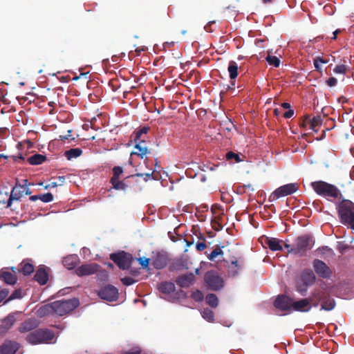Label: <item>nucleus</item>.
Here are the masks:
<instances>
[{"label":"nucleus","instance_id":"nucleus-1","mask_svg":"<svg viewBox=\"0 0 354 354\" xmlns=\"http://www.w3.org/2000/svg\"><path fill=\"white\" fill-rule=\"evenodd\" d=\"M336 209L340 223L354 230V203L351 200L342 198L337 204Z\"/></svg>","mask_w":354,"mask_h":354},{"label":"nucleus","instance_id":"nucleus-2","mask_svg":"<svg viewBox=\"0 0 354 354\" xmlns=\"http://www.w3.org/2000/svg\"><path fill=\"white\" fill-rule=\"evenodd\" d=\"M310 187L319 196L330 201L342 199L343 196L340 189L333 184L324 180H317L310 183Z\"/></svg>","mask_w":354,"mask_h":354},{"label":"nucleus","instance_id":"nucleus-3","mask_svg":"<svg viewBox=\"0 0 354 354\" xmlns=\"http://www.w3.org/2000/svg\"><path fill=\"white\" fill-rule=\"evenodd\" d=\"M314 245V240L310 235L305 234L297 237L288 253H294L299 256H304L306 252L311 250Z\"/></svg>","mask_w":354,"mask_h":354},{"label":"nucleus","instance_id":"nucleus-4","mask_svg":"<svg viewBox=\"0 0 354 354\" xmlns=\"http://www.w3.org/2000/svg\"><path fill=\"white\" fill-rule=\"evenodd\" d=\"M53 330L47 328L37 329L30 333L26 337V341L31 344H48L54 339Z\"/></svg>","mask_w":354,"mask_h":354},{"label":"nucleus","instance_id":"nucleus-5","mask_svg":"<svg viewBox=\"0 0 354 354\" xmlns=\"http://www.w3.org/2000/svg\"><path fill=\"white\" fill-rule=\"evenodd\" d=\"M149 130V127H144L134 132L135 137L133 140L136 143L135 149H137L138 151L133 152L132 154H136L141 158H144V156L149 152L145 142Z\"/></svg>","mask_w":354,"mask_h":354},{"label":"nucleus","instance_id":"nucleus-6","mask_svg":"<svg viewBox=\"0 0 354 354\" xmlns=\"http://www.w3.org/2000/svg\"><path fill=\"white\" fill-rule=\"evenodd\" d=\"M79 304V300L76 298L53 301L55 315H65L75 309Z\"/></svg>","mask_w":354,"mask_h":354},{"label":"nucleus","instance_id":"nucleus-7","mask_svg":"<svg viewBox=\"0 0 354 354\" xmlns=\"http://www.w3.org/2000/svg\"><path fill=\"white\" fill-rule=\"evenodd\" d=\"M110 259L122 270H129L131 263L134 261L133 257L131 254L124 251H120L117 253L111 254Z\"/></svg>","mask_w":354,"mask_h":354},{"label":"nucleus","instance_id":"nucleus-8","mask_svg":"<svg viewBox=\"0 0 354 354\" xmlns=\"http://www.w3.org/2000/svg\"><path fill=\"white\" fill-rule=\"evenodd\" d=\"M204 280L208 288L214 291L219 290L224 286L222 277L214 271L207 272Z\"/></svg>","mask_w":354,"mask_h":354},{"label":"nucleus","instance_id":"nucleus-9","mask_svg":"<svg viewBox=\"0 0 354 354\" xmlns=\"http://www.w3.org/2000/svg\"><path fill=\"white\" fill-rule=\"evenodd\" d=\"M297 183H289L278 187L270 196V201L278 199L281 197L286 196L296 192L298 189Z\"/></svg>","mask_w":354,"mask_h":354},{"label":"nucleus","instance_id":"nucleus-10","mask_svg":"<svg viewBox=\"0 0 354 354\" xmlns=\"http://www.w3.org/2000/svg\"><path fill=\"white\" fill-rule=\"evenodd\" d=\"M97 295L102 299L114 301L118 299L119 293L118 290L115 286L107 285L98 291Z\"/></svg>","mask_w":354,"mask_h":354},{"label":"nucleus","instance_id":"nucleus-11","mask_svg":"<svg viewBox=\"0 0 354 354\" xmlns=\"http://www.w3.org/2000/svg\"><path fill=\"white\" fill-rule=\"evenodd\" d=\"M22 185L17 180L15 186L12 189L10 197L7 202L0 201V208L2 207L8 208L10 207L14 201H19L22 197Z\"/></svg>","mask_w":354,"mask_h":354},{"label":"nucleus","instance_id":"nucleus-12","mask_svg":"<svg viewBox=\"0 0 354 354\" xmlns=\"http://www.w3.org/2000/svg\"><path fill=\"white\" fill-rule=\"evenodd\" d=\"M20 316L19 312L10 313L1 319L0 324V335H4L13 326L17 318Z\"/></svg>","mask_w":354,"mask_h":354},{"label":"nucleus","instance_id":"nucleus-13","mask_svg":"<svg viewBox=\"0 0 354 354\" xmlns=\"http://www.w3.org/2000/svg\"><path fill=\"white\" fill-rule=\"evenodd\" d=\"M101 266L96 263L82 264L75 270V273L79 277L88 276L97 273Z\"/></svg>","mask_w":354,"mask_h":354},{"label":"nucleus","instance_id":"nucleus-14","mask_svg":"<svg viewBox=\"0 0 354 354\" xmlns=\"http://www.w3.org/2000/svg\"><path fill=\"white\" fill-rule=\"evenodd\" d=\"M313 268L318 276L323 279H328L332 274L330 268L322 260L315 259L313 261Z\"/></svg>","mask_w":354,"mask_h":354},{"label":"nucleus","instance_id":"nucleus-15","mask_svg":"<svg viewBox=\"0 0 354 354\" xmlns=\"http://www.w3.org/2000/svg\"><path fill=\"white\" fill-rule=\"evenodd\" d=\"M293 299L285 295H279L274 302L275 308L285 311L292 309Z\"/></svg>","mask_w":354,"mask_h":354},{"label":"nucleus","instance_id":"nucleus-16","mask_svg":"<svg viewBox=\"0 0 354 354\" xmlns=\"http://www.w3.org/2000/svg\"><path fill=\"white\" fill-rule=\"evenodd\" d=\"M20 344L15 341L6 340L1 346L0 351L4 354H15Z\"/></svg>","mask_w":354,"mask_h":354},{"label":"nucleus","instance_id":"nucleus-17","mask_svg":"<svg viewBox=\"0 0 354 354\" xmlns=\"http://www.w3.org/2000/svg\"><path fill=\"white\" fill-rule=\"evenodd\" d=\"M195 281V276L193 273L189 272L183 275L179 276L176 280V283L181 288L189 287Z\"/></svg>","mask_w":354,"mask_h":354},{"label":"nucleus","instance_id":"nucleus-18","mask_svg":"<svg viewBox=\"0 0 354 354\" xmlns=\"http://www.w3.org/2000/svg\"><path fill=\"white\" fill-rule=\"evenodd\" d=\"M168 263V257L167 254L158 253L152 260V266L158 270H160L166 267Z\"/></svg>","mask_w":354,"mask_h":354},{"label":"nucleus","instance_id":"nucleus-19","mask_svg":"<svg viewBox=\"0 0 354 354\" xmlns=\"http://www.w3.org/2000/svg\"><path fill=\"white\" fill-rule=\"evenodd\" d=\"M310 300L308 299H302L299 301H292V309L299 312H308L310 310Z\"/></svg>","mask_w":354,"mask_h":354},{"label":"nucleus","instance_id":"nucleus-20","mask_svg":"<svg viewBox=\"0 0 354 354\" xmlns=\"http://www.w3.org/2000/svg\"><path fill=\"white\" fill-rule=\"evenodd\" d=\"M34 279L41 286L45 285L48 282V274L43 266L37 270Z\"/></svg>","mask_w":354,"mask_h":354},{"label":"nucleus","instance_id":"nucleus-21","mask_svg":"<svg viewBox=\"0 0 354 354\" xmlns=\"http://www.w3.org/2000/svg\"><path fill=\"white\" fill-rule=\"evenodd\" d=\"M37 315L39 317H44L49 315H55L53 302L41 306L37 310Z\"/></svg>","mask_w":354,"mask_h":354},{"label":"nucleus","instance_id":"nucleus-22","mask_svg":"<svg viewBox=\"0 0 354 354\" xmlns=\"http://www.w3.org/2000/svg\"><path fill=\"white\" fill-rule=\"evenodd\" d=\"M316 277L310 270H304L301 274V281L306 286L315 283Z\"/></svg>","mask_w":354,"mask_h":354},{"label":"nucleus","instance_id":"nucleus-23","mask_svg":"<svg viewBox=\"0 0 354 354\" xmlns=\"http://www.w3.org/2000/svg\"><path fill=\"white\" fill-rule=\"evenodd\" d=\"M281 243L283 241L277 238H267L266 241V243L272 251H281L283 250Z\"/></svg>","mask_w":354,"mask_h":354},{"label":"nucleus","instance_id":"nucleus-24","mask_svg":"<svg viewBox=\"0 0 354 354\" xmlns=\"http://www.w3.org/2000/svg\"><path fill=\"white\" fill-rule=\"evenodd\" d=\"M47 158L46 156L35 153L27 158V162L31 165H39L42 164L46 160Z\"/></svg>","mask_w":354,"mask_h":354},{"label":"nucleus","instance_id":"nucleus-25","mask_svg":"<svg viewBox=\"0 0 354 354\" xmlns=\"http://www.w3.org/2000/svg\"><path fill=\"white\" fill-rule=\"evenodd\" d=\"M158 290L162 293L170 294L175 291V285L170 281H163L159 284Z\"/></svg>","mask_w":354,"mask_h":354},{"label":"nucleus","instance_id":"nucleus-26","mask_svg":"<svg viewBox=\"0 0 354 354\" xmlns=\"http://www.w3.org/2000/svg\"><path fill=\"white\" fill-rule=\"evenodd\" d=\"M78 257L76 255H69L64 258L62 263L68 270L73 269L77 263Z\"/></svg>","mask_w":354,"mask_h":354},{"label":"nucleus","instance_id":"nucleus-27","mask_svg":"<svg viewBox=\"0 0 354 354\" xmlns=\"http://www.w3.org/2000/svg\"><path fill=\"white\" fill-rule=\"evenodd\" d=\"M308 121L309 123V129H311L315 132H317L322 122L321 116H314L313 118H311V119H308Z\"/></svg>","mask_w":354,"mask_h":354},{"label":"nucleus","instance_id":"nucleus-28","mask_svg":"<svg viewBox=\"0 0 354 354\" xmlns=\"http://www.w3.org/2000/svg\"><path fill=\"white\" fill-rule=\"evenodd\" d=\"M0 279L10 285L15 284L17 281V277L10 272H0Z\"/></svg>","mask_w":354,"mask_h":354},{"label":"nucleus","instance_id":"nucleus-29","mask_svg":"<svg viewBox=\"0 0 354 354\" xmlns=\"http://www.w3.org/2000/svg\"><path fill=\"white\" fill-rule=\"evenodd\" d=\"M227 71H228L231 80H234V79H236L237 77V76H238V66H237V64L234 61H230L229 62Z\"/></svg>","mask_w":354,"mask_h":354},{"label":"nucleus","instance_id":"nucleus-30","mask_svg":"<svg viewBox=\"0 0 354 354\" xmlns=\"http://www.w3.org/2000/svg\"><path fill=\"white\" fill-rule=\"evenodd\" d=\"M82 153V150L80 148H73L65 151V156L68 160L76 158L80 156Z\"/></svg>","mask_w":354,"mask_h":354},{"label":"nucleus","instance_id":"nucleus-31","mask_svg":"<svg viewBox=\"0 0 354 354\" xmlns=\"http://www.w3.org/2000/svg\"><path fill=\"white\" fill-rule=\"evenodd\" d=\"M206 303L212 308H216L218 304V297L215 294H207L205 297Z\"/></svg>","mask_w":354,"mask_h":354},{"label":"nucleus","instance_id":"nucleus-32","mask_svg":"<svg viewBox=\"0 0 354 354\" xmlns=\"http://www.w3.org/2000/svg\"><path fill=\"white\" fill-rule=\"evenodd\" d=\"M65 182V176H59L56 178L55 181H53L50 183L49 184L44 186V189H48L50 188H54L57 187L58 186L62 185Z\"/></svg>","mask_w":354,"mask_h":354},{"label":"nucleus","instance_id":"nucleus-33","mask_svg":"<svg viewBox=\"0 0 354 354\" xmlns=\"http://www.w3.org/2000/svg\"><path fill=\"white\" fill-rule=\"evenodd\" d=\"M110 182L112 184L113 187L116 190L125 191L128 187L124 181L120 180L119 179H111Z\"/></svg>","mask_w":354,"mask_h":354},{"label":"nucleus","instance_id":"nucleus-34","mask_svg":"<svg viewBox=\"0 0 354 354\" xmlns=\"http://www.w3.org/2000/svg\"><path fill=\"white\" fill-rule=\"evenodd\" d=\"M335 306V300L330 297L324 300L321 305V308L325 310H331Z\"/></svg>","mask_w":354,"mask_h":354},{"label":"nucleus","instance_id":"nucleus-35","mask_svg":"<svg viewBox=\"0 0 354 354\" xmlns=\"http://www.w3.org/2000/svg\"><path fill=\"white\" fill-rule=\"evenodd\" d=\"M30 260H24V275H29L35 270V267L32 263H30Z\"/></svg>","mask_w":354,"mask_h":354},{"label":"nucleus","instance_id":"nucleus-36","mask_svg":"<svg viewBox=\"0 0 354 354\" xmlns=\"http://www.w3.org/2000/svg\"><path fill=\"white\" fill-rule=\"evenodd\" d=\"M223 251L222 250V249L219 247H216L214 250H213V251L210 254H208L207 259L209 261H213L218 256H221V257H223Z\"/></svg>","mask_w":354,"mask_h":354},{"label":"nucleus","instance_id":"nucleus-37","mask_svg":"<svg viewBox=\"0 0 354 354\" xmlns=\"http://www.w3.org/2000/svg\"><path fill=\"white\" fill-rule=\"evenodd\" d=\"M202 317L208 322H212L214 318V312L209 308H205L201 312Z\"/></svg>","mask_w":354,"mask_h":354},{"label":"nucleus","instance_id":"nucleus-38","mask_svg":"<svg viewBox=\"0 0 354 354\" xmlns=\"http://www.w3.org/2000/svg\"><path fill=\"white\" fill-rule=\"evenodd\" d=\"M266 59L270 65H272L274 67H279L280 65V59L276 56H271L268 55Z\"/></svg>","mask_w":354,"mask_h":354},{"label":"nucleus","instance_id":"nucleus-39","mask_svg":"<svg viewBox=\"0 0 354 354\" xmlns=\"http://www.w3.org/2000/svg\"><path fill=\"white\" fill-rule=\"evenodd\" d=\"M28 135L30 136V138L26 140H24V144L26 143L28 145V148L30 149L33 146L32 140L35 139L36 133L34 131L29 130L28 131Z\"/></svg>","mask_w":354,"mask_h":354},{"label":"nucleus","instance_id":"nucleus-40","mask_svg":"<svg viewBox=\"0 0 354 354\" xmlns=\"http://www.w3.org/2000/svg\"><path fill=\"white\" fill-rule=\"evenodd\" d=\"M225 158L227 160H234L235 162H239L242 161L238 153H234L233 151L227 152L225 155Z\"/></svg>","mask_w":354,"mask_h":354},{"label":"nucleus","instance_id":"nucleus-41","mask_svg":"<svg viewBox=\"0 0 354 354\" xmlns=\"http://www.w3.org/2000/svg\"><path fill=\"white\" fill-rule=\"evenodd\" d=\"M37 325L35 319H28L24 323V330H30Z\"/></svg>","mask_w":354,"mask_h":354},{"label":"nucleus","instance_id":"nucleus-42","mask_svg":"<svg viewBox=\"0 0 354 354\" xmlns=\"http://www.w3.org/2000/svg\"><path fill=\"white\" fill-rule=\"evenodd\" d=\"M123 173V169L120 166H115L113 168V176L111 179H119L120 175Z\"/></svg>","mask_w":354,"mask_h":354},{"label":"nucleus","instance_id":"nucleus-43","mask_svg":"<svg viewBox=\"0 0 354 354\" xmlns=\"http://www.w3.org/2000/svg\"><path fill=\"white\" fill-rule=\"evenodd\" d=\"M53 195L51 193H46L39 195V200L44 203H49L53 201Z\"/></svg>","mask_w":354,"mask_h":354},{"label":"nucleus","instance_id":"nucleus-44","mask_svg":"<svg viewBox=\"0 0 354 354\" xmlns=\"http://www.w3.org/2000/svg\"><path fill=\"white\" fill-rule=\"evenodd\" d=\"M346 69H347L346 66H345L344 64H340V65H337L334 68L333 71L335 73L345 74Z\"/></svg>","mask_w":354,"mask_h":354},{"label":"nucleus","instance_id":"nucleus-45","mask_svg":"<svg viewBox=\"0 0 354 354\" xmlns=\"http://www.w3.org/2000/svg\"><path fill=\"white\" fill-rule=\"evenodd\" d=\"M192 298L196 301H201L203 299V295L201 291L197 290L196 291L192 293Z\"/></svg>","mask_w":354,"mask_h":354},{"label":"nucleus","instance_id":"nucleus-46","mask_svg":"<svg viewBox=\"0 0 354 354\" xmlns=\"http://www.w3.org/2000/svg\"><path fill=\"white\" fill-rule=\"evenodd\" d=\"M121 281L125 286H131L136 281L130 277H125L121 279Z\"/></svg>","mask_w":354,"mask_h":354},{"label":"nucleus","instance_id":"nucleus-47","mask_svg":"<svg viewBox=\"0 0 354 354\" xmlns=\"http://www.w3.org/2000/svg\"><path fill=\"white\" fill-rule=\"evenodd\" d=\"M137 260L143 268H147L149 266L150 259L148 258L140 257L137 259Z\"/></svg>","mask_w":354,"mask_h":354},{"label":"nucleus","instance_id":"nucleus-48","mask_svg":"<svg viewBox=\"0 0 354 354\" xmlns=\"http://www.w3.org/2000/svg\"><path fill=\"white\" fill-rule=\"evenodd\" d=\"M141 348L139 346H133L131 349L125 351V354H140Z\"/></svg>","mask_w":354,"mask_h":354},{"label":"nucleus","instance_id":"nucleus-49","mask_svg":"<svg viewBox=\"0 0 354 354\" xmlns=\"http://www.w3.org/2000/svg\"><path fill=\"white\" fill-rule=\"evenodd\" d=\"M308 119H311V116L310 115H306L304 116V119L301 123V125L303 127L309 129V123L308 122Z\"/></svg>","mask_w":354,"mask_h":354},{"label":"nucleus","instance_id":"nucleus-50","mask_svg":"<svg viewBox=\"0 0 354 354\" xmlns=\"http://www.w3.org/2000/svg\"><path fill=\"white\" fill-rule=\"evenodd\" d=\"M196 248L198 251L201 252L207 248V245L205 241L203 242H198L196 245Z\"/></svg>","mask_w":354,"mask_h":354},{"label":"nucleus","instance_id":"nucleus-51","mask_svg":"<svg viewBox=\"0 0 354 354\" xmlns=\"http://www.w3.org/2000/svg\"><path fill=\"white\" fill-rule=\"evenodd\" d=\"M326 84L330 87L335 86L337 84V80L336 78L331 77L327 80Z\"/></svg>","mask_w":354,"mask_h":354},{"label":"nucleus","instance_id":"nucleus-52","mask_svg":"<svg viewBox=\"0 0 354 354\" xmlns=\"http://www.w3.org/2000/svg\"><path fill=\"white\" fill-rule=\"evenodd\" d=\"M9 291L6 289H3L0 291V301H3L8 295Z\"/></svg>","mask_w":354,"mask_h":354},{"label":"nucleus","instance_id":"nucleus-53","mask_svg":"<svg viewBox=\"0 0 354 354\" xmlns=\"http://www.w3.org/2000/svg\"><path fill=\"white\" fill-rule=\"evenodd\" d=\"M306 287L304 284L303 286H297V290L302 295H305L307 291Z\"/></svg>","mask_w":354,"mask_h":354},{"label":"nucleus","instance_id":"nucleus-54","mask_svg":"<svg viewBox=\"0 0 354 354\" xmlns=\"http://www.w3.org/2000/svg\"><path fill=\"white\" fill-rule=\"evenodd\" d=\"M28 185L29 184H28V180H24V192H25L26 195H29L31 194V192L28 187Z\"/></svg>","mask_w":354,"mask_h":354},{"label":"nucleus","instance_id":"nucleus-55","mask_svg":"<svg viewBox=\"0 0 354 354\" xmlns=\"http://www.w3.org/2000/svg\"><path fill=\"white\" fill-rule=\"evenodd\" d=\"M152 174H153V173L137 174L136 176L142 177L144 178V180L145 181H147L150 178L151 176H152Z\"/></svg>","mask_w":354,"mask_h":354},{"label":"nucleus","instance_id":"nucleus-56","mask_svg":"<svg viewBox=\"0 0 354 354\" xmlns=\"http://www.w3.org/2000/svg\"><path fill=\"white\" fill-rule=\"evenodd\" d=\"M294 115V110L292 109H288L286 112H285L283 115V116L285 118H290L293 116Z\"/></svg>","mask_w":354,"mask_h":354},{"label":"nucleus","instance_id":"nucleus-57","mask_svg":"<svg viewBox=\"0 0 354 354\" xmlns=\"http://www.w3.org/2000/svg\"><path fill=\"white\" fill-rule=\"evenodd\" d=\"M313 62H314V66H315V70L317 71L321 72L322 71V68L320 67V64L319 63V62H317L316 60V59L315 58Z\"/></svg>","mask_w":354,"mask_h":354},{"label":"nucleus","instance_id":"nucleus-58","mask_svg":"<svg viewBox=\"0 0 354 354\" xmlns=\"http://www.w3.org/2000/svg\"><path fill=\"white\" fill-rule=\"evenodd\" d=\"M316 60L317 62H319V63H322V64H326L328 62V60L327 59H325L321 57H315Z\"/></svg>","mask_w":354,"mask_h":354},{"label":"nucleus","instance_id":"nucleus-59","mask_svg":"<svg viewBox=\"0 0 354 354\" xmlns=\"http://www.w3.org/2000/svg\"><path fill=\"white\" fill-rule=\"evenodd\" d=\"M214 23V21H210L208 24H207L205 26V30L207 31V32H212V29H211V26L212 24Z\"/></svg>","mask_w":354,"mask_h":354},{"label":"nucleus","instance_id":"nucleus-60","mask_svg":"<svg viewBox=\"0 0 354 354\" xmlns=\"http://www.w3.org/2000/svg\"><path fill=\"white\" fill-rule=\"evenodd\" d=\"M68 135H66V136H59V139L61 140H67L68 139L69 136H70V133H71V130H68Z\"/></svg>","mask_w":354,"mask_h":354},{"label":"nucleus","instance_id":"nucleus-61","mask_svg":"<svg viewBox=\"0 0 354 354\" xmlns=\"http://www.w3.org/2000/svg\"><path fill=\"white\" fill-rule=\"evenodd\" d=\"M281 106L286 109H290V104L288 102H283L281 104Z\"/></svg>","mask_w":354,"mask_h":354},{"label":"nucleus","instance_id":"nucleus-62","mask_svg":"<svg viewBox=\"0 0 354 354\" xmlns=\"http://www.w3.org/2000/svg\"><path fill=\"white\" fill-rule=\"evenodd\" d=\"M131 274L136 276L139 274V271L137 269H131L130 271Z\"/></svg>","mask_w":354,"mask_h":354},{"label":"nucleus","instance_id":"nucleus-63","mask_svg":"<svg viewBox=\"0 0 354 354\" xmlns=\"http://www.w3.org/2000/svg\"><path fill=\"white\" fill-rule=\"evenodd\" d=\"M37 199H39V195H34L30 197V200L32 201H35Z\"/></svg>","mask_w":354,"mask_h":354},{"label":"nucleus","instance_id":"nucleus-64","mask_svg":"<svg viewBox=\"0 0 354 354\" xmlns=\"http://www.w3.org/2000/svg\"><path fill=\"white\" fill-rule=\"evenodd\" d=\"M350 177L352 180H354V167L351 169L350 171Z\"/></svg>","mask_w":354,"mask_h":354}]
</instances>
